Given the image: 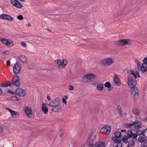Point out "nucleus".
Masks as SVG:
<instances>
[{
  "instance_id": "nucleus-5",
  "label": "nucleus",
  "mask_w": 147,
  "mask_h": 147,
  "mask_svg": "<svg viewBox=\"0 0 147 147\" xmlns=\"http://www.w3.org/2000/svg\"><path fill=\"white\" fill-rule=\"evenodd\" d=\"M113 62L112 59L111 58H105L101 61V63L103 65L108 66L110 65Z\"/></svg>"
},
{
  "instance_id": "nucleus-33",
  "label": "nucleus",
  "mask_w": 147,
  "mask_h": 147,
  "mask_svg": "<svg viewBox=\"0 0 147 147\" xmlns=\"http://www.w3.org/2000/svg\"><path fill=\"white\" fill-rule=\"evenodd\" d=\"M134 124V123H126L125 125V127L126 128H127L129 127L131 128L133 127Z\"/></svg>"
},
{
  "instance_id": "nucleus-54",
  "label": "nucleus",
  "mask_w": 147,
  "mask_h": 147,
  "mask_svg": "<svg viewBox=\"0 0 147 147\" xmlns=\"http://www.w3.org/2000/svg\"><path fill=\"white\" fill-rule=\"evenodd\" d=\"M27 26L28 27H30L31 26V24L30 23H28V24L27 25Z\"/></svg>"
},
{
  "instance_id": "nucleus-46",
  "label": "nucleus",
  "mask_w": 147,
  "mask_h": 147,
  "mask_svg": "<svg viewBox=\"0 0 147 147\" xmlns=\"http://www.w3.org/2000/svg\"><path fill=\"white\" fill-rule=\"evenodd\" d=\"M143 132H144V134L145 135V137H146V135L145 134L147 133V128L143 130Z\"/></svg>"
},
{
  "instance_id": "nucleus-20",
  "label": "nucleus",
  "mask_w": 147,
  "mask_h": 147,
  "mask_svg": "<svg viewBox=\"0 0 147 147\" xmlns=\"http://www.w3.org/2000/svg\"><path fill=\"white\" fill-rule=\"evenodd\" d=\"M115 138L113 136L112 138V139L113 141L115 143H117V144H120V145L122 146V144L121 143V140H120L118 138Z\"/></svg>"
},
{
  "instance_id": "nucleus-36",
  "label": "nucleus",
  "mask_w": 147,
  "mask_h": 147,
  "mask_svg": "<svg viewBox=\"0 0 147 147\" xmlns=\"http://www.w3.org/2000/svg\"><path fill=\"white\" fill-rule=\"evenodd\" d=\"M23 5L19 1V2H17L16 5L15 6L16 7L19 8H21L23 7Z\"/></svg>"
},
{
  "instance_id": "nucleus-39",
  "label": "nucleus",
  "mask_w": 147,
  "mask_h": 147,
  "mask_svg": "<svg viewBox=\"0 0 147 147\" xmlns=\"http://www.w3.org/2000/svg\"><path fill=\"white\" fill-rule=\"evenodd\" d=\"M129 73L131 74L133 76H134L135 79H136L137 78L136 75L134 72L133 70H131L129 71Z\"/></svg>"
},
{
  "instance_id": "nucleus-49",
  "label": "nucleus",
  "mask_w": 147,
  "mask_h": 147,
  "mask_svg": "<svg viewBox=\"0 0 147 147\" xmlns=\"http://www.w3.org/2000/svg\"><path fill=\"white\" fill-rule=\"evenodd\" d=\"M21 45L23 47H25L26 46V44L24 42H22L21 43Z\"/></svg>"
},
{
  "instance_id": "nucleus-9",
  "label": "nucleus",
  "mask_w": 147,
  "mask_h": 147,
  "mask_svg": "<svg viewBox=\"0 0 147 147\" xmlns=\"http://www.w3.org/2000/svg\"><path fill=\"white\" fill-rule=\"evenodd\" d=\"M129 140H136L137 138V135L135 133H133L131 130L128 131L126 133Z\"/></svg>"
},
{
  "instance_id": "nucleus-19",
  "label": "nucleus",
  "mask_w": 147,
  "mask_h": 147,
  "mask_svg": "<svg viewBox=\"0 0 147 147\" xmlns=\"http://www.w3.org/2000/svg\"><path fill=\"white\" fill-rule=\"evenodd\" d=\"M46 104L45 103H43L42 105V111L44 112V114H46L48 112V109L46 106Z\"/></svg>"
},
{
  "instance_id": "nucleus-44",
  "label": "nucleus",
  "mask_w": 147,
  "mask_h": 147,
  "mask_svg": "<svg viewBox=\"0 0 147 147\" xmlns=\"http://www.w3.org/2000/svg\"><path fill=\"white\" fill-rule=\"evenodd\" d=\"M68 89L70 90H73L74 89V87L71 85H70L69 86Z\"/></svg>"
},
{
  "instance_id": "nucleus-18",
  "label": "nucleus",
  "mask_w": 147,
  "mask_h": 147,
  "mask_svg": "<svg viewBox=\"0 0 147 147\" xmlns=\"http://www.w3.org/2000/svg\"><path fill=\"white\" fill-rule=\"evenodd\" d=\"M121 140L123 141L125 143H128L129 144V141H130L132 140H134L133 139L129 140L128 136L127 135H124L123 137L121 138Z\"/></svg>"
},
{
  "instance_id": "nucleus-64",
  "label": "nucleus",
  "mask_w": 147,
  "mask_h": 147,
  "mask_svg": "<svg viewBox=\"0 0 147 147\" xmlns=\"http://www.w3.org/2000/svg\"><path fill=\"white\" fill-rule=\"evenodd\" d=\"M145 119L147 120V117L145 118Z\"/></svg>"
},
{
  "instance_id": "nucleus-29",
  "label": "nucleus",
  "mask_w": 147,
  "mask_h": 147,
  "mask_svg": "<svg viewBox=\"0 0 147 147\" xmlns=\"http://www.w3.org/2000/svg\"><path fill=\"white\" fill-rule=\"evenodd\" d=\"M12 117L14 118H16L18 117L19 116V114L18 113L13 111L12 113L11 114Z\"/></svg>"
},
{
  "instance_id": "nucleus-30",
  "label": "nucleus",
  "mask_w": 147,
  "mask_h": 147,
  "mask_svg": "<svg viewBox=\"0 0 147 147\" xmlns=\"http://www.w3.org/2000/svg\"><path fill=\"white\" fill-rule=\"evenodd\" d=\"M146 139L143 137L140 136L138 139V141L140 143H142L145 142Z\"/></svg>"
},
{
  "instance_id": "nucleus-53",
  "label": "nucleus",
  "mask_w": 147,
  "mask_h": 147,
  "mask_svg": "<svg viewBox=\"0 0 147 147\" xmlns=\"http://www.w3.org/2000/svg\"><path fill=\"white\" fill-rule=\"evenodd\" d=\"M113 147H122V146L120 145V144H117L115 146Z\"/></svg>"
},
{
  "instance_id": "nucleus-16",
  "label": "nucleus",
  "mask_w": 147,
  "mask_h": 147,
  "mask_svg": "<svg viewBox=\"0 0 147 147\" xmlns=\"http://www.w3.org/2000/svg\"><path fill=\"white\" fill-rule=\"evenodd\" d=\"M114 82L117 86H119L121 85V81L117 75H115L113 78Z\"/></svg>"
},
{
  "instance_id": "nucleus-7",
  "label": "nucleus",
  "mask_w": 147,
  "mask_h": 147,
  "mask_svg": "<svg viewBox=\"0 0 147 147\" xmlns=\"http://www.w3.org/2000/svg\"><path fill=\"white\" fill-rule=\"evenodd\" d=\"M21 69L20 64L18 62H16L13 67V71L14 73L16 74H19L20 71Z\"/></svg>"
},
{
  "instance_id": "nucleus-57",
  "label": "nucleus",
  "mask_w": 147,
  "mask_h": 147,
  "mask_svg": "<svg viewBox=\"0 0 147 147\" xmlns=\"http://www.w3.org/2000/svg\"><path fill=\"white\" fill-rule=\"evenodd\" d=\"M7 52V51H5L4 52H3L2 53V54H4L6 55Z\"/></svg>"
},
{
  "instance_id": "nucleus-63",
  "label": "nucleus",
  "mask_w": 147,
  "mask_h": 147,
  "mask_svg": "<svg viewBox=\"0 0 147 147\" xmlns=\"http://www.w3.org/2000/svg\"><path fill=\"white\" fill-rule=\"evenodd\" d=\"M20 1H24L25 0H19Z\"/></svg>"
},
{
  "instance_id": "nucleus-45",
  "label": "nucleus",
  "mask_w": 147,
  "mask_h": 147,
  "mask_svg": "<svg viewBox=\"0 0 147 147\" xmlns=\"http://www.w3.org/2000/svg\"><path fill=\"white\" fill-rule=\"evenodd\" d=\"M7 92L10 93V94H13V95H15V92H14L11 91V90H7Z\"/></svg>"
},
{
  "instance_id": "nucleus-11",
  "label": "nucleus",
  "mask_w": 147,
  "mask_h": 147,
  "mask_svg": "<svg viewBox=\"0 0 147 147\" xmlns=\"http://www.w3.org/2000/svg\"><path fill=\"white\" fill-rule=\"evenodd\" d=\"M1 41L3 43L5 44L8 47H11L13 45V42L10 40H7L5 38H1Z\"/></svg>"
},
{
  "instance_id": "nucleus-2",
  "label": "nucleus",
  "mask_w": 147,
  "mask_h": 147,
  "mask_svg": "<svg viewBox=\"0 0 147 147\" xmlns=\"http://www.w3.org/2000/svg\"><path fill=\"white\" fill-rule=\"evenodd\" d=\"M130 92L133 99L135 100H136L138 98L139 90L138 88L135 86L130 87Z\"/></svg>"
},
{
  "instance_id": "nucleus-8",
  "label": "nucleus",
  "mask_w": 147,
  "mask_h": 147,
  "mask_svg": "<svg viewBox=\"0 0 147 147\" xmlns=\"http://www.w3.org/2000/svg\"><path fill=\"white\" fill-rule=\"evenodd\" d=\"M111 130V128L110 126L109 125H106L102 128L100 131L102 133L108 135L110 133Z\"/></svg>"
},
{
  "instance_id": "nucleus-47",
  "label": "nucleus",
  "mask_w": 147,
  "mask_h": 147,
  "mask_svg": "<svg viewBox=\"0 0 147 147\" xmlns=\"http://www.w3.org/2000/svg\"><path fill=\"white\" fill-rule=\"evenodd\" d=\"M136 76H138V77L139 78H140V75L139 72L138 71H136Z\"/></svg>"
},
{
  "instance_id": "nucleus-50",
  "label": "nucleus",
  "mask_w": 147,
  "mask_h": 147,
  "mask_svg": "<svg viewBox=\"0 0 147 147\" xmlns=\"http://www.w3.org/2000/svg\"><path fill=\"white\" fill-rule=\"evenodd\" d=\"M6 109L7 110H8V111L11 114V113H12L13 112V111L11 109H10L8 108H6Z\"/></svg>"
},
{
  "instance_id": "nucleus-23",
  "label": "nucleus",
  "mask_w": 147,
  "mask_h": 147,
  "mask_svg": "<svg viewBox=\"0 0 147 147\" xmlns=\"http://www.w3.org/2000/svg\"><path fill=\"white\" fill-rule=\"evenodd\" d=\"M82 80L84 82H89V79L88 74L86 75L85 76L83 77L82 78Z\"/></svg>"
},
{
  "instance_id": "nucleus-34",
  "label": "nucleus",
  "mask_w": 147,
  "mask_h": 147,
  "mask_svg": "<svg viewBox=\"0 0 147 147\" xmlns=\"http://www.w3.org/2000/svg\"><path fill=\"white\" fill-rule=\"evenodd\" d=\"M105 86L107 88H109L111 87V83L108 82H107L105 84Z\"/></svg>"
},
{
  "instance_id": "nucleus-12",
  "label": "nucleus",
  "mask_w": 147,
  "mask_h": 147,
  "mask_svg": "<svg viewBox=\"0 0 147 147\" xmlns=\"http://www.w3.org/2000/svg\"><path fill=\"white\" fill-rule=\"evenodd\" d=\"M60 101L59 99L56 98L51 101L48 105L51 107H55L60 105Z\"/></svg>"
},
{
  "instance_id": "nucleus-25",
  "label": "nucleus",
  "mask_w": 147,
  "mask_h": 147,
  "mask_svg": "<svg viewBox=\"0 0 147 147\" xmlns=\"http://www.w3.org/2000/svg\"><path fill=\"white\" fill-rule=\"evenodd\" d=\"M104 87L103 85L102 84H98L97 86V90L101 91L103 90Z\"/></svg>"
},
{
  "instance_id": "nucleus-1",
  "label": "nucleus",
  "mask_w": 147,
  "mask_h": 147,
  "mask_svg": "<svg viewBox=\"0 0 147 147\" xmlns=\"http://www.w3.org/2000/svg\"><path fill=\"white\" fill-rule=\"evenodd\" d=\"M94 133L92 131L89 135V138L86 142V144L88 147H106L105 143L104 142L99 141L94 144H93L94 139L92 138V136Z\"/></svg>"
},
{
  "instance_id": "nucleus-40",
  "label": "nucleus",
  "mask_w": 147,
  "mask_h": 147,
  "mask_svg": "<svg viewBox=\"0 0 147 147\" xmlns=\"http://www.w3.org/2000/svg\"><path fill=\"white\" fill-rule=\"evenodd\" d=\"M63 65V68L67 64V61L65 59H63L62 60Z\"/></svg>"
},
{
  "instance_id": "nucleus-6",
  "label": "nucleus",
  "mask_w": 147,
  "mask_h": 147,
  "mask_svg": "<svg viewBox=\"0 0 147 147\" xmlns=\"http://www.w3.org/2000/svg\"><path fill=\"white\" fill-rule=\"evenodd\" d=\"M12 83L14 86L18 87L20 86V83L19 77L16 75H14L12 80Z\"/></svg>"
},
{
  "instance_id": "nucleus-42",
  "label": "nucleus",
  "mask_w": 147,
  "mask_h": 147,
  "mask_svg": "<svg viewBox=\"0 0 147 147\" xmlns=\"http://www.w3.org/2000/svg\"><path fill=\"white\" fill-rule=\"evenodd\" d=\"M11 100L13 101H17L19 100L18 98L16 96H13L11 97Z\"/></svg>"
},
{
  "instance_id": "nucleus-48",
  "label": "nucleus",
  "mask_w": 147,
  "mask_h": 147,
  "mask_svg": "<svg viewBox=\"0 0 147 147\" xmlns=\"http://www.w3.org/2000/svg\"><path fill=\"white\" fill-rule=\"evenodd\" d=\"M6 65L7 66H9L10 65V62L9 60H7V61Z\"/></svg>"
},
{
  "instance_id": "nucleus-38",
  "label": "nucleus",
  "mask_w": 147,
  "mask_h": 147,
  "mask_svg": "<svg viewBox=\"0 0 147 147\" xmlns=\"http://www.w3.org/2000/svg\"><path fill=\"white\" fill-rule=\"evenodd\" d=\"M68 97L67 95H65L64 97L62 98V101L65 104L67 103L66 100L68 98Z\"/></svg>"
},
{
  "instance_id": "nucleus-17",
  "label": "nucleus",
  "mask_w": 147,
  "mask_h": 147,
  "mask_svg": "<svg viewBox=\"0 0 147 147\" xmlns=\"http://www.w3.org/2000/svg\"><path fill=\"white\" fill-rule=\"evenodd\" d=\"M133 123H134V124L133 127L136 129H139L141 127V122L138 121L136 120Z\"/></svg>"
},
{
  "instance_id": "nucleus-14",
  "label": "nucleus",
  "mask_w": 147,
  "mask_h": 147,
  "mask_svg": "<svg viewBox=\"0 0 147 147\" xmlns=\"http://www.w3.org/2000/svg\"><path fill=\"white\" fill-rule=\"evenodd\" d=\"M24 110L27 116L29 118L31 117L32 115V109L28 107H26Z\"/></svg>"
},
{
  "instance_id": "nucleus-10",
  "label": "nucleus",
  "mask_w": 147,
  "mask_h": 147,
  "mask_svg": "<svg viewBox=\"0 0 147 147\" xmlns=\"http://www.w3.org/2000/svg\"><path fill=\"white\" fill-rule=\"evenodd\" d=\"M143 63L141 67V71L143 73L147 71V57L145 58L143 60Z\"/></svg>"
},
{
  "instance_id": "nucleus-61",
  "label": "nucleus",
  "mask_w": 147,
  "mask_h": 147,
  "mask_svg": "<svg viewBox=\"0 0 147 147\" xmlns=\"http://www.w3.org/2000/svg\"><path fill=\"white\" fill-rule=\"evenodd\" d=\"M47 30H48V31H49L50 32H51V30H50L49 29H48V28H47Z\"/></svg>"
},
{
  "instance_id": "nucleus-41",
  "label": "nucleus",
  "mask_w": 147,
  "mask_h": 147,
  "mask_svg": "<svg viewBox=\"0 0 147 147\" xmlns=\"http://www.w3.org/2000/svg\"><path fill=\"white\" fill-rule=\"evenodd\" d=\"M11 84V82L9 81H7L6 82V83H4V86H5V87L9 86H10Z\"/></svg>"
},
{
  "instance_id": "nucleus-22",
  "label": "nucleus",
  "mask_w": 147,
  "mask_h": 147,
  "mask_svg": "<svg viewBox=\"0 0 147 147\" xmlns=\"http://www.w3.org/2000/svg\"><path fill=\"white\" fill-rule=\"evenodd\" d=\"M88 76L89 81L95 80L96 78V76L95 75L92 74H88Z\"/></svg>"
},
{
  "instance_id": "nucleus-52",
  "label": "nucleus",
  "mask_w": 147,
  "mask_h": 147,
  "mask_svg": "<svg viewBox=\"0 0 147 147\" xmlns=\"http://www.w3.org/2000/svg\"><path fill=\"white\" fill-rule=\"evenodd\" d=\"M47 100L49 101H51V98L50 96H47Z\"/></svg>"
},
{
  "instance_id": "nucleus-43",
  "label": "nucleus",
  "mask_w": 147,
  "mask_h": 147,
  "mask_svg": "<svg viewBox=\"0 0 147 147\" xmlns=\"http://www.w3.org/2000/svg\"><path fill=\"white\" fill-rule=\"evenodd\" d=\"M17 19L19 20H22L24 19V17L22 15H19L17 16Z\"/></svg>"
},
{
  "instance_id": "nucleus-51",
  "label": "nucleus",
  "mask_w": 147,
  "mask_h": 147,
  "mask_svg": "<svg viewBox=\"0 0 147 147\" xmlns=\"http://www.w3.org/2000/svg\"><path fill=\"white\" fill-rule=\"evenodd\" d=\"M3 131V129L2 127L0 126V134Z\"/></svg>"
},
{
  "instance_id": "nucleus-4",
  "label": "nucleus",
  "mask_w": 147,
  "mask_h": 147,
  "mask_svg": "<svg viewBox=\"0 0 147 147\" xmlns=\"http://www.w3.org/2000/svg\"><path fill=\"white\" fill-rule=\"evenodd\" d=\"M127 83L129 87L135 86L137 84L136 80L130 75H129L127 77Z\"/></svg>"
},
{
  "instance_id": "nucleus-56",
  "label": "nucleus",
  "mask_w": 147,
  "mask_h": 147,
  "mask_svg": "<svg viewBox=\"0 0 147 147\" xmlns=\"http://www.w3.org/2000/svg\"><path fill=\"white\" fill-rule=\"evenodd\" d=\"M0 86H1V87H5V86H4V83L3 84H1V85H0Z\"/></svg>"
},
{
  "instance_id": "nucleus-3",
  "label": "nucleus",
  "mask_w": 147,
  "mask_h": 147,
  "mask_svg": "<svg viewBox=\"0 0 147 147\" xmlns=\"http://www.w3.org/2000/svg\"><path fill=\"white\" fill-rule=\"evenodd\" d=\"M132 42L129 39H124L117 41L115 42V45L117 47H118L124 45H130Z\"/></svg>"
},
{
  "instance_id": "nucleus-37",
  "label": "nucleus",
  "mask_w": 147,
  "mask_h": 147,
  "mask_svg": "<svg viewBox=\"0 0 147 147\" xmlns=\"http://www.w3.org/2000/svg\"><path fill=\"white\" fill-rule=\"evenodd\" d=\"M17 2H19V1L17 0H12L11 1V3L15 6L16 5Z\"/></svg>"
},
{
  "instance_id": "nucleus-28",
  "label": "nucleus",
  "mask_w": 147,
  "mask_h": 147,
  "mask_svg": "<svg viewBox=\"0 0 147 147\" xmlns=\"http://www.w3.org/2000/svg\"><path fill=\"white\" fill-rule=\"evenodd\" d=\"M135 133L137 135V137L138 136L140 135H142L144 136H145V135L144 134V132H143V131H141L139 130V129L136 130V133Z\"/></svg>"
},
{
  "instance_id": "nucleus-13",
  "label": "nucleus",
  "mask_w": 147,
  "mask_h": 147,
  "mask_svg": "<svg viewBox=\"0 0 147 147\" xmlns=\"http://www.w3.org/2000/svg\"><path fill=\"white\" fill-rule=\"evenodd\" d=\"M16 94L21 96H24L26 95L25 91L21 88H18L16 90Z\"/></svg>"
},
{
  "instance_id": "nucleus-27",
  "label": "nucleus",
  "mask_w": 147,
  "mask_h": 147,
  "mask_svg": "<svg viewBox=\"0 0 147 147\" xmlns=\"http://www.w3.org/2000/svg\"><path fill=\"white\" fill-rule=\"evenodd\" d=\"M117 110L118 112L119 113L120 116L122 117L123 115V114L121 107L119 105H118L117 106Z\"/></svg>"
},
{
  "instance_id": "nucleus-58",
  "label": "nucleus",
  "mask_w": 147,
  "mask_h": 147,
  "mask_svg": "<svg viewBox=\"0 0 147 147\" xmlns=\"http://www.w3.org/2000/svg\"><path fill=\"white\" fill-rule=\"evenodd\" d=\"M126 131L125 130V129H123V130H122L121 131V132H126Z\"/></svg>"
},
{
  "instance_id": "nucleus-62",
  "label": "nucleus",
  "mask_w": 147,
  "mask_h": 147,
  "mask_svg": "<svg viewBox=\"0 0 147 147\" xmlns=\"http://www.w3.org/2000/svg\"><path fill=\"white\" fill-rule=\"evenodd\" d=\"M81 147H85V146L84 144H83L81 146Z\"/></svg>"
},
{
  "instance_id": "nucleus-24",
  "label": "nucleus",
  "mask_w": 147,
  "mask_h": 147,
  "mask_svg": "<svg viewBox=\"0 0 147 147\" xmlns=\"http://www.w3.org/2000/svg\"><path fill=\"white\" fill-rule=\"evenodd\" d=\"M56 63L57 64L59 68H63L62 62L60 59H58Z\"/></svg>"
},
{
  "instance_id": "nucleus-60",
  "label": "nucleus",
  "mask_w": 147,
  "mask_h": 147,
  "mask_svg": "<svg viewBox=\"0 0 147 147\" xmlns=\"http://www.w3.org/2000/svg\"><path fill=\"white\" fill-rule=\"evenodd\" d=\"M51 111H53L55 112V110L54 108L51 109Z\"/></svg>"
},
{
  "instance_id": "nucleus-59",
  "label": "nucleus",
  "mask_w": 147,
  "mask_h": 147,
  "mask_svg": "<svg viewBox=\"0 0 147 147\" xmlns=\"http://www.w3.org/2000/svg\"><path fill=\"white\" fill-rule=\"evenodd\" d=\"M63 134L62 133H60V135L61 137H62L63 136Z\"/></svg>"
},
{
  "instance_id": "nucleus-32",
  "label": "nucleus",
  "mask_w": 147,
  "mask_h": 147,
  "mask_svg": "<svg viewBox=\"0 0 147 147\" xmlns=\"http://www.w3.org/2000/svg\"><path fill=\"white\" fill-rule=\"evenodd\" d=\"M115 136L116 138H120L121 137V133L119 131H117L115 133Z\"/></svg>"
},
{
  "instance_id": "nucleus-26",
  "label": "nucleus",
  "mask_w": 147,
  "mask_h": 147,
  "mask_svg": "<svg viewBox=\"0 0 147 147\" xmlns=\"http://www.w3.org/2000/svg\"><path fill=\"white\" fill-rule=\"evenodd\" d=\"M132 112L135 115L140 114L141 113V111L137 108H134L132 110Z\"/></svg>"
},
{
  "instance_id": "nucleus-21",
  "label": "nucleus",
  "mask_w": 147,
  "mask_h": 147,
  "mask_svg": "<svg viewBox=\"0 0 147 147\" xmlns=\"http://www.w3.org/2000/svg\"><path fill=\"white\" fill-rule=\"evenodd\" d=\"M18 58L20 61L23 63H25L26 62L27 58L26 57L23 55L19 56L18 57Z\"/></svg>"
},
{
  "instance_id": "nucleus-15",
  "label": "nucleus",
  "mask_w": 147,
  "mask_h": 147,
  "mask_svg": "<svg viewBox=\"0 0 147 147\" xmlns=\"http://www.w3.org/2000/svg\"><path fill=\"white\" fill-rule=\"evenodd\" d=\"M0 17L3 19L7 20L9 21H12L13 18L10 16L5 14H2L0 16Z\"/></svg>"
},
{
  "instance_id": "nucleus-35",
  "label": "nucleus",
  "mask_w": 147,
  "mask_h": 147,
  "mask_svg": "<svg viewBox=\"0 0 147 147\" xmlns=\"http://www.w3.org/2000/svg\"><path fill=\"white\" fill-rule=\"evenodd\" d=\"M135 63H136L137 65L138 66V67H140V68L142 66V63L140 61H139L137 59H136L135 61Z\"/></svg>"
},
{
  "instance_id": "nucleus-31",
  "label": "nucleus",
  "mask_w": 147,
  "mask_h": 147,
  "mask_svg": "<svg viewBox=\"0 0 147 147\" xmlns=\"http://www.w3.org/2000/svg\"><path fill=\"white\" fill-rule=\"evenodd\" d=\"M53 107H54L55 112L58 111L61 109V106L60 105Z\"/></svg>"
},
{
  "instance_id": "nucleus-55",
  "label": "nucleus",
  "mask_w": 147,
  "mask_h": 147,
  "mask_svg": "<svg viewBox=\"0 0 147 147\" xmlns=\"http://www.w3.org/2000/svg\"><path fill=\"white\" fill-rule=\"evenodd\" d=\"M2 91L1 88H0V95H1L2 93Z\"/></svg>"
}]
</instances>
